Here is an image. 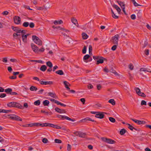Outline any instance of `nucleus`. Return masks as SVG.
<instances>
[{
	"label": "nucleus",
	"instance_id": "obj_1",
	"mask_svg": "<svg viewBox=\"0 0 151 151\" xmlns=\"http://www.w3.org/2000/svg\"><path fill=\"white\" fill-rule=\"evenodd\" d=\"M7 106L9 107H15L23 109V106L18 103L15 102H12L8 103Z\"/></svg>",
	"mask_w": 151,
	"mask_h": 151
},
{
	"label": "nucleus",
	"instance_id": "obj_2",
	"mask_svg": "<svg viewBox=\"0 0 151 151\" xmlns=\"http://www.w3.org/2000/svg\"><path fill=\"white\" fill-rule=\"evenodd\" d=\"M33 79L34 80H37V81H39L40 83L42 85H51L53 84V82L52 81H44V79L40 80L39 78L37 77H34L33 78Z\"/></svg>",
	"mask_w": 151,
	"mask_h": 151
},
{
	"label": "nucleus",
	"instance_id": "obj_3",
	"mask_svg": "<svg viewBox=\"0 0 151 151\" xmlns=\"http://www.w3.org/2000/svg\"><path fill=\"white\" fill-rule=\"evenodd\" d=\"M4 116L12 120L19 121H22V119L19 116L14 114L8 115L7 116L4 115Z\"/></svg>",
	"mask_w": 151,
	"mask_h": 151
},
{
	"label": "nucleus",
	"instance_id": "obj_4",
	"mask_svg": "<svg viewBox=\"0 0 151 151\" xmlns=\"http://www.w3.org/2000/svg\"><path fill=\"white\" fill-rule=\"evenodd\" d=\"M32 39L34 42L36 44L39 45H42V41L36 35H33L32 36Z\"/></svg>",
	"mask_w": 151,
	"mask_h": 151
},
{
	"label": "nucleus",
	"instance_id": "obj_5",
	"mask_svg": "<svg viewBox=\"0 0 151 151\" xmlns=\"http://www.w3.org/2000/svg\"><path fill=\"white\" fill-rule=\"evenodd\" d=\"M101 139L104 142H106L110 144H113L115 143L116 142L110 139H108L106 137H102L101 138Z\"/></svg>",
	"mask_w": 151,
	"mask_h": 151
},
{
	"label": "nucleus",
	"instance_id": "obj_6",
	"mask_svg": "<svg viewBox=\"0 0 151 151\" xmlns=\"http://www.w3.org/2000/svg\"><path fill=\"white\" fill-rule=\"evenodd\" d=\"M119 37L118 35H116L112 37V42L115 44L118 45L119 38Z\"/></svg>",
	"mask_w": 151,
	"mask_h": 151
},
{
	"label": "nucleus",
	"instance_id": "obj_7",
	"mask_svg": "<svg viewBox=\"0 0 151 151\" xmlns=\"http://www.w3.org/2000/svg\"><path fill=\"white\" fill-rule=\"evenodd\" d=\"M105 113L99 112L96 113L95 117L97 118L102 119L104 118Z\"/></svg>",
	"mask_w": 151,
	"mask_h": 151
},
{
	"label": "nucleus",
	"instance_id": "obj_8",
	"mask_svg": "<svg viewBox=\"0 0 151 151\" xmlns=\"http://www.w3.org/2000/svg\"><path fill=\"white\" fill-rule=\"evenodd\" d=\"M14 19L15 23L17 24H20L21 22V18L18 16H15L14 17Z\"/></svg>",
	"mask_w": 151,
	"mask_h": 151
},
{
	"label": "nucleus",
	"instance_id": "obj_9",
	"mask_svg": "<svg viewBox=\"0 0 151 151\" xmlns=\"http://www.w3.org/2000/svg\"><path fill=\"white\" fill-rule=\"evenodd\" d=\"M31 45L33 51L35 52H38L39 50L38 47L33 43H31Z\"/></svg>",
	"mask_w": 151,
	"mask_h": 151
},
{
	"label": "nucleus",
	"instance_id": "obj_10",
	"mask_svg": "<svg viewBox=\"0 0 151 151\" xmlns=\"http://www.w3.org/2000/svg\"><path fill=\"white\" fill-rule=\"evenodd\" d=\"M100 58L98 59L96 61V64L97 65L99 64L100 63L102 64L104 63V60L106 59L102 57H100Z\"/></svg>",
	"mask_w": 151,
	"mask_h": 151
},
{
	"label": "nucleus",
	"instance_id": "obj_11",
	"mask_svg": "<svg viewBox=\"0 0 151 151\" xmlns=\"http://www.w3.org/2000/svg\"><path fill=\"white\" fill-rule=\"evenodd\" d=\"M56 111L57 112L62 113H65L66 111L64 109H61L58 107H56L55 109Z\"/></svg>",
	"mask_w": 151,
	"mask_h": 151
},
{
	"label": "nucleus",
	"instance_id": "obj_12",
	"mask_svg": "<svg viewBox=\"0 0 151 151\" xmlns=\"http://www.w3.org/2000/svg\"><path fill=\"white\" fill-rule=\"evenodd\" d=\"M61 118L63 119H66L67 120H68L69 121H70L72 122H74L75 121V119H71V118H69V117H68V116H62L61 115Z\"/></svg>",
	"mask_w": 151,
	"mask_h": 151
},
{
	"label": "nucleus",
	"instance_id": "obj_13",
	"mask_svg": "<svg viewBox=\"0 0 151 151\" xmlns=\"http://www.w3.org/2000/svg\"><path fill=\"white\" fill-rule=\"evenodd\" d=\"M12 28L13 31L16 32V33H20V29H19V28L14 26H12Z\"/></svg>",
	"mask_w": 151,
	"mask_h": 151
},
{
	"label": "nucleus",
	"instance_id": "obj_14",
	"mask_svg": "<svg viewBox=\"0 0 151 151\" xmlns=\"http://www.w3.org/2000/svg\"><path fill=\"white\" fill-rule=\"evenodd\" d=\"M48 96H50L53 98L55 99H58V97L55 93L50 92L48 93Z\"/></svg>",
	"mask_w": 151,
	"mask_h": 151
},
{
	"label": "nucleus",
	"instance_id": "obj_15",
	"mask_svg": "<svg viewBox=\"0 0 151 151\" xmlns=\"http://www.w3.org/2000/svg\"><path fill=\"white\" fill-rule=\"evenodd\" d=\"M90 57V56L86 54L84 56L83 58V60L84 62L86 63L88 62V60H87L89 59Z\"/></svg>",
	"mask_w": 151,
	"mask_h": 151
},
{
	"label": "nucleus",
	"instance_id": "obj_16",
	"mask_svg": "<svg viewBox=\"0 0 151 151\" xmlns=\"http://www.w3.org/2000/svg\"><path fill=\"white\" fill-rule=\"evenodd\" d=\"M113 6L117 10L118 13L120 14L121 11V9L117 5L115 4L113 5Z\"/></svg>",
	"mask_w": 151,
	"mask_h": 151
},
{
	"label": "nucleus",
	"instance_id": "obj_17",
	"mask_svg": "<svg viewBox=\"0 0 151 151\" xmlns=\"http://www.w3.org/2000/svg\"><path fill=\"white\" fill-rule=\"evenodd\" d=\"M70 86H65V88L67 89L70 92L73 93H75V91L73 90H70Z\"/></svg>",
	"mask_w": 151,
	"mask_h": 151
},
{
	"label": "nucleus",
	"instance_id": "obj_18",
	"mask_svg": "<svg viewBox=\"0 0 151 151\" xmlns=\"http://www.w3.org/2000/svg\"><path fill=\"white\" fill-rule=\"evenodd\" d=\"M71 21L76 26H78L77 25H78L77 20L75 18L73 17L71 19Z\"/></svg>",
	"mask_w": 151,
	"mask_h": 151
},
{
	"label": "nucleus",
	"instance_id": "obj_19",
	"mask_svg": "<svg viewBox=\"0 0 151 151\" xmlns=\"http://www.w3.org/2000/svg\"><path fill=\"white\" fill-rule=\"evenodd\" d=\"M109 72L114 73L116 75H119L116 72L113 68H111L109 70Z\"/></svg>",
	"mask_w": 151,
	"mask_h": 151
},
{
	"label": "nucleus",
	"instance_id": "obj_20",
	"mask_svg": "<svg viewBox=\"0 0 151 151\" xmlns=\"http://www.w3.org/2000/svg\"><path fill=\"white\" fill-rule=\"evenodd\" d=\"M117 2L122 8L123 7H125V5L123 2L118 1H117Z\"/></svg>",
	"mask_w": 151,
	"mask_h": 151
},
{
	"label": "nucleus",
	"instance_id": "obj_21",
	"mask_svg": "<svg viewBox=\"0 0 151 151\" xmlns=\"http://www.w3.org/2000/svg\"><path fill=\"white\" fill-rule=\"evenodd\" d=\"M47 68L46 65H43L41 66L40 68V70L42 71H45L47 69Z\"/></svg>",
	"mask_w": 151,
	"mask_h": 151
},
{
	"label": "nucleus",
	"instance_id": "obj_22",
	"mask_svg": "<svg viewBox=\"0 0 151 151\" xmlns=\"http://www.w3.org/2000/svg\"><path fill=\"white\" fill-rule=\"evenodd\" d=\"M86 136V134L85 133L80 132L79 136L82 138H85Z\"/></svg>",
	"mask_w": 151,
	"mask_h": 151
},
{
	"label": "nucleus",
	"instance_id": "obj_23",
	"mask_svg": "<svg viewBox=\"0 0 151 151\" xmlns=\"http://www.w3.org/2000/svg\"><path fill=\"white\" fill-rule=\"evenodd\" d=\"M22 37L23 41L24 42H27V38L26 35H22Z\"/></svg>",
	"mask_w": 151,
	"mask_h": 151
},
{
	"label": "nucleus",
	"instance_id": "obj_24",
	"mask_svg": "<svg viewBox=\"0 0 151 151\" xmlns=\"http://www.w3.org/2000/svg\"><path fill=\"white\" fill-rule=\"evenodd\" d=\"M111 11L112 13V16L113 18L114 19H117L118 18V16L115 15V14L114 13L113 10L111 9Z\"/></svg>",
	"mask_w": 151,
	"mask_h": 151
},
{
	"label": "nucleus",
	"instance_id": "obj_25",
	"mask_svg": "<svg viewBox=\"0 0 151 151\" xmlns=\"http://www.w3.org/2000/svg\"><path fill=\"white\" fill-rule=\"evenodd\" d=\"M55 73L60 75H62L64 74L62 70H59L56 71Z\"/></svg>",
	"mask_w": 151,
	"mask_h": 151
},
{
	"label": "nucleus",
	"instance_id": "obj_26",
	"mask_svg": "<svg viewBox=\"0 0 151 151\" xmlns=\"http://www.w3.org/2000/svg\"><path fill=\"white\" fill-rule=\"evenodd\" d=\"M82 35L83 39L84 40L87 39L88 37V36L84 32L82 33Z\"/></svg>",
	"mask_w": 151,
	"mask_h": 151
},
{
	"label": "nucleus",
	"instance_id": "obj_27",
	"mask_svg": "<svg viewBox=\"0 0 151 151\" xmlns=\"http://www.w3.org/2000/svg\"><path fill=\"white\" fill-rule=\"evenodd\" d=\"M109 102L111 104L113 105H114L116 104L115 101L114 99H111L109 101Z\"/></svg>",
	"mask_w": 151,
	"mask_h": 151
},
{
	"label": "nucleus",
	"instance_id": "obj_28",
	"mask_svg": "<svg viewBox=\"0 0 151 151\" xmlns=\"http://www.w3.org/2000/svg\"><path fill=\"white\" fill-rule=\"evenodd\" d=\"M63 22V21L60 20L59 21H57L56 20L55 21L54 23L55 24H61Z\"/></svg>",
	"mask_w": 151,
	"mask_h": 151
},
{
	"label": "nucleus",
	"instance_id": "obj_29",
	"mask_svg": "<svg viewBox=\"0 0 151 151\" xmlns=\"http://www.w3.org/2000/svg\"><path fill=\"white\" fill-rule=\"evenodd\" d=\"M47 65L50 68H51L52 67V64L50 61H48L46 63Z\"/></svg>",
	"mask_w": 151,
	"mask_h": 151
},
{
	"label": "nucleus",
	"instance_id": "obj_30",
	"mask_svg": "<svg viewBox=\"0 0 151 151\" xmlns=\"http://www.w3.org/2000/svg\"><path fill=\"white\" fill-rule=\"evenodd\" d=\"M126 124L129 126L128 128L131 130L132 131L133 129H135V130H137V129H136L134 128L130 124L128 123H127Z\"/></svg>",
	"mask_w": 151,
	"mask_h": 151
},
{
	"label": "nucleus",
	"instance_id": "obj_31",
	"mask_svg": "<svg viewBox=\"0 0 151 151\" xmlns=\"http://www.w3.org/2000/svg\"><path fill=\"white\" fill-rule=\"evenodd\" d=\"M126 132V130L124 129H123L120 131V134L122 135H123Z\"/></svg>",
	"mask_w": 151,
	"mask_h": 151
},
{
	"label": "nucleus",
	"instance_id": "obj_32",
	"mask_svg": "<svg viewBox=\"0 0 151 151\" xmlns=\"http://www.w3.org/2000/svg\"><path fill=\"white\" fill-rule=\"evenodd\" d=\"M49 103V101L47 100H45L43 101V104L45 106H48Z\"/></svg>",
	"mask_w": 151,
	"mask_h": 151
},
{
	"label": "nucleus",
	"instance_id": "obj_33",
	"mask_svg": "<svg viewBox=\"0 0 151 151\" xmlns=\"http://www.w3.org/2000/svg\"><path fill=\"white\" fill-rule=\"evenodd\" d=\"M150 69L147 68H141L140 69V71H147V72H149V70Z\"/></svg>",
	"mask_w": 151,
	"mask_h": 151
},
{
	"label": "nucleus",
	"instance_id": "obj_34",
	"mask_svg": "<svg viewBox=\"0 0 151 151\" xmlns=\"http://www.w3.org/2000/svg\"><path fill=\"white\" fill-rule=\"evenodd\" d=\"M29 23L28 22H24L22 24V26L24 27H27L29 25Z\"/></svg>",
	"mask_w": 151,
	"mask_h": 151
},
{
	"label": "nucleus",
	"instance_id": "obj_35",
	"mask_svg": "<svg viewBox=\"0 0 151 151\" xmlns=\"http://www.w3.org/2000/svg\"><path fill=\"white\" fill-rule=\"evenodd\" d=\"M109 120L112 123H114L116 122V120L114 118L112 117L109 118Z\"/></svg>",
	"mask_w": 151,
	"mask_h": 151
},
{
	"label": "nucleus",
	"instance_id": "obj_36",
	"mask_svg": "<svg viewBox=\"0 0 151 151\" xmlns=\"http://www.w3.org/2000/svg\"><path fill=\"white\" fill-rule=\"evenodd\" d=\"M134 89L136 91L137 94L138 95V94L141 92L139 88H135Z\"/></svg>",
	"mask_w": 151,
	"mask_h": 151
},
{
	"label": "nucleus",
	"instance_id": "obj_37",
	"mask_svg": "<svg viewBox=\"0 0 151 151\" xmlns=\"http://www.w3.org/2000/svg\"><path fill=\"white\" fill-rule=\"evenodd\" d=\"M145 123L146 122L144 121H140L139 120H138L137 124L139 125H140L142 124H145Z\"/></svg>",
	"mask_w": 151,
	"mask_h": 151
},
{
	"label": "nucleus",
	"instance_id": "obj_38",
	"mask_svg": "<svg viewBox=\"0 0 151 151\" xmlns=\"http://www.w3.org/2000/svg\"><path fill=\"white\" fill-rule=\"evenodd\" d=\"M12 91V89L11 88H8L5 90V92L7 93H11Z\"/></svg>",
	"mask_w": 151,
	"mask_h": 151
},
{
	"label": "nucleus",
	"instance_id": "obj_39",
	"mask_svg": "<svg viewBox=\"0 0 151 151\" xmlns=\"http://www.w3.org/2000/svg\"><path fill=\"white\" fill-rule=\"evenodd\" d=\"M40 100H38L35 101L34 103V104L35 105L38 106L40 105Z\"/></svg>",
	"mask_w": 151,
	"mask_h": 151
},
{
	"label": "nucleus",
	"instance_id": "obj_40",
	"mask_svg": "<svg viewBox=\"0 0 151 151\" xmlns=\"http://www.w3.org/2000/svg\"><path fill=\"white\" fill-rule=\"evenodd\" d=\"M86 46H84L82 50V52L83 54H84L86 53Z\"/></svg>",
	"mask_w": 151,
	"mask_h": 151
},
{
	"label": "nucleus",
	"instance_id": "obj_41",
	"mask_svg": "<svg viewBox=\"0 0 151 151\" xmlns=\"http://www.w3.org/2000/svg\"><path fill=\"white\" fill-rule=\"evenodd\" d=\"M30 89L32 91H36L37 89V88L35 87L32 86L30 88Z\"/></svg>",
	"mask_w": 151,
	"mask_h": 151
},
{
	"label": "nucleus",
	"instance_id": "obj_42",
	"mask_svg": "<svg viewBox=\"0 0 151 151\" xmlns=\"http://www.w3.org/2000/svg\"><path fill=\"white\" fill-rule=\"evenodd\" d=\"M55 142L57 143H62V141L60 139H55Z\"/></svg>",
	"mask_w": 151,
	"mask_h": 151
},
{
	"label": "nucleus",
	"instance_id": "obj_43",
	"mask_svg": "<svg viewBox=\"0 0 151 151\" xmlns=\"http://www.w3.org/2000/svg\"><path fill=\"white\" fill-rule=\"evenodd\" d=\"M92 47L91 45H89V53H91L92 54Z\"/></svg>",
	"mask_w": 151,
	"mask_h": 151
},
{
	"label": "nucleus",
	"instance_id": "obj_44",
	"mask_svg": "<svg viewBox=\"0 0 151 151\" xmlns=\"http://www.w3.org/2000/svg\"><path fill=\"white\" fill-rule=\"evenodd\" d=\"M11 110H5L2 109V112L5 113H7L11 111Z\"/></svg>",
	"mask_w": 151,
	"mask_h": 151
},
{
	"label": "nucleus",
	"instance_id": "obj_45",
	"mask_svg": "<svg viewBox=\"0 0 151 151\" xmlns=\"http://www.w3.org/2000/svg\"><path fill=\"white\" fill-rule=\"evenodd\" d=\"M118 45H116V44H115V45H113L111 47V49L113 50L114 51L116 50V49L117 48V46Z\"/></svg>",
	"mask_w": 151,
	"mask_h": 151
},
{
	"label": "nucleus",
	"instance_id": "obj_46",
	"mask_svg": "<svg viewBox=\"0 0 151 151\" xmlns=\"http://www.w3.org/2000/svg\"><path fill=\"white\" fill-rule=\"evenodd\" d=\"M141 105L142 106L143 105H147L146 102L145 100L142 101L141 103Z\"/></svg>",
	"mask_w": 151,
	"mask_h": 151
},
{
	"label": "nucleus",
	"instance_id": "obj_47",
	"mask_svg": "<svg viewBox=\"0 0 151 151\" xmlns=\"http://www.w3.org/2000/svg\"><path fill=\"white\" fill-rule=\"evenodd\" d=\"M29 26L31 28H33L35 27V24L33 22H31L29 24Z\"/></svg>",
	"mask_w": 151,
	"mask_h": 151
},
{
	"label": "nucleus",
	"instance_id": "obj_48",
	"mask_svg": "<svg viewBox=\"0 0 151 151\" xmlns=\"http://www.w3.org/2000/svg\"><path fill=\"white\" fill-rule=\"evenodd\" d=\"M42 142L44 143H46L48 142L47 139L46 138H44L42 140Z\"/></svg>",
	"mask_w": 151,
	"mask_h": 151
},
{
	"label": "nucleus",
	"instance_id": "obj_49",
	"mask_svg": "<svg viewBox=\"0 0 151 151\" xmlns=\"http://www.w3.org/2000/svg\"><path fill=\"white\" fill-rule=\"evenodd\" d=\"M148 42L147 40L145 41L144 42V44H143V46L142 47L143 48H144L145 47L148 45Z\"/></svg>",
	"mask_w": 151,
	"mask_h": 151
},
{
	"label": "nucleus",
	"instance_id": "obj_50",
	"mask_svg": "<svg viewBox=\"0 0 151 151\" xmlns=\"http://www.w3.org/2000/svg\"><path fill=\"white\" fill-rule=\"evenodd\" d=\"M32 62H36L38 63H42V61L41 60H31Z\"/></svg>",
	"mask_w": 151,
	"mask_h": 151
},
{
	"label": "nucleus",
	"instance_id": "obj_51",
	"mask_svg": "<svg viewBox=\"0 0 151 151\" xmlns=\"http://www.w3.org/2000/svg\"><path fill=\"white\" fill-rule=\"evenodd\" d=\"M138 95L143 97H145L146 96V95L143 93L141 92H140Z\"/></svg>",
	"mask_w": 151,
	"mask_h": 151
},
{
	"label": "nucleus",
	"instance_id": "obj_52",
	"mask_svg": "<svg viewBox=\"0 0 151 151\" xmlns=\"http://www.w3.org/2000/svg\"><path fill=\"white\" fill-rule=\"evenodd\" d=\"M149 50L148 49H146L144 51L145 54L146 55H148L149 54Z\"/></svg>",
	"mask_w": 151,
	"mask_h": 151
},
{
	"label": "nucleus",
	"instance_id": "obj_53",
	"mask_svg": "<svg viewBox=\"0 0 151 151\" xmlns=\"http://www.w3.org/2000/svg\"><path fill=\"white\" fill-rule=\"evenodd\" d=\"M71 149V146L69 144H68L67 147V150L68 151H70Z\"/></svg>",
	"mask_w": 151,
	"mask_h": 151
},
{
	"label": "nucleus",
	"instance_id": "obj_54",
	"mask_svg": "<svg viewBox=\"0 0 151 151\" xmlns=\"http://www.w3.org/2000/svg\"><path fill=\"white\" fill-rule=\"evenodd\" d=\"M129 68L131 70H132L134 68V66L131 63L129 65Z\"/></svg>",
	"mask_w": 151,
	"mask_h": 151
},
{
	"label": "nucleus",
	"instance_id": "obj_55",
	"mask_svg": "<svg viewBox=\"0 0 151 151\" xmlns=\"http://www.w3.org/2000/svg\"><path fill=\"white\" fill-rule=\"evenodd\" d=\"M50 100L52 102H54L55 103L57 104H58V101L52 99H50Z\"/></svg>",
	"mask_w": 151,
	"mask_h": 151
},
{
	"label": "nucleus",
	"instance_id": "obj_56",
	"mask_svg": "<svg viewBox=\"0 0 151 151\" xmlns=\"http://www.w3.org/2000/svg\"><path fill=\"white\" fill-rule=\"evenodd\" d=\"M53 128L57 129H61V127L60 126L54 124L53 127Z\"/></svg>",
	"mask_w": 151,
	"mask_h": 151
},
{
	"label": "nucleus",
	"instance_id": "obj_57",
	"mask_svg": "<svg viewBox=\"0 0 151 151\" xmlns=\"http://www.w3.org/2000/svg\"><path fill=\"white\" fill-rule=\"evenodd\" d=\"M87 120L90 121H91L93 122H94V121L91 118H86L83 119V120Z\"/></svg>",
	"mask_w": 151,
	"mask_h": 151
},
{
	"label": "nucleus",
	"instance_id": "obj_58",
	"mask_svg": "<svg viewBox=\"0 0 151 151\" xmlns=\"http://www.w3.org/2000/svg\"><path fill=\"white\" fill-rule=\"evenodd\" d=\"M131 18L133 20H134L136 19V16L135 14H132L131 16Z\"/></svg>",
	"mask_w": 151,
	"mask_h": 151
},
{
	"label": "nucleus",
	"instance_id": "obj_59",
	"mask_svg": "<svg viewBox=\"0 0 151 151\" xmlns=\"http://www.w3.org/2000/svg\"><path fill=\"white\" fill-rule=\"evenodd\" d=\"M6 95L5 93H1L0 94V98H3L5 97Z\"/></svg>",
	"mask_w": 151,
	"mask_h": 151
},
{
	"label": "nucleus",
	"instance_id": "obj_60",
	"mask_svg": "<svg viewBox=\"0 0 151 151\" xmlns=\"http://www.w3.org/2000/svg\"><path fill=\"white\" fill-rule=\"evenodd\" d=\"M22 33V35H24V34L26 33V30H21L20 29V33Z\"/></svg>",
	"mask_w": 151,
	"mask_h": 151
},
{
	"label": "nucleus",
	"instance_id": "obj_61",
	"mask_svg": "<svg viewBox=\"0 0 151 151\" xmlns=\"http://www.w3.org/2000/svg\"><path fill=\"white\" fill-rule=\"evenodd\" d=\"M99 56H93V59L95 60H97L98 59H99Z\"/></svg>",
	"mask_w": 151,
	"mask_h": 151
},
{
	"label": "nucleus",
	"instance_id": "obj_62",
	"mask_svg": "<svg viewBox=\"0 0 151 151\" xmlns=\"http://www.w3.org/2000/svg\"><path fill=\"white\" fill-rule=\"evenodd\" d=\"M104 72L106 73H108L109 72V70L106 67H105L104 69Z\"/></svg>",
	"mask_w": 151,
	"mask_h": 151
},
{
	"label": "nucleus",
	"instance_id": "obj_63",
	"mask_svg": "<svg viewBox=\"0 0 151 151\" xmlns=\"http://www.w3.org/2000/svg\"><path fill=\"white\" fill-rule=\"evenodd\" d=\"M80 132L79 131H75L73 132V134L76 136H79Z\"/></svg>",
	"mask_w": 151,
	"mask_h": 151
},
{
	"label": "nucleus",
	"instance_id": "obj_64",
	"mask_svg": "<svg viewBox=\"0 0 151 151\" xmlns=\"http://www.w3.org/2000/svg\"><path fill=\"white\" fill-rule=\"evenodd\" d=\"M16 76H14V75L13 76H10L9 77V78L12 79H16Z\"/></svg>",
	"mask_w": 151,
	"mask_h": 151
}]
</instances>
